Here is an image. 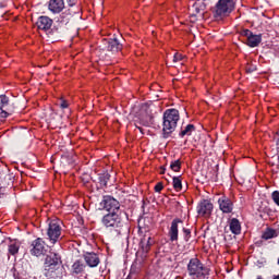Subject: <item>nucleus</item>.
<instances>
[{
	"label": "nucleus",
	"mask_w": 279,
	"mask_h": 279,
	"mask_svg": "<svg viewBox=\"0 0 279 279\" xmlns=\"http://www.w3.org/2000/svg\"><path fill=\"white\" fill-rule=\"evenodd\" d=\"M170 169L175 172L180 171V169H182V163L180 162V159L171 161Z\"/></svg>",
	"instance_id": "cd10ccee"
},
{
	"label": "nucleus",
	"mask_w": 279,
	"mask_h": 279,
	"mask_svg": "<svg viewBox=\"0 0 279 279\" xmlns=\"http://www.w3.org/2000/svg\"><path fill=\"white\" fill-rule=\"evenodd\" d=\"M60 108H62V110L69 108V102L63 98H61Z\"/></svg>",
	"instance_id": "2f4dec72"
},
{
	"label": "nucleus",
	"mask_w": 279,
	"mask_h": 279,
	"mask_svg": "<svg viewBox=\"0 0 279 279\" xmlns=\"http://www.w3.org/2000/svg\"><path fill=\"white\" fill-rule=\"evenodd\" d=\"M230 230L232 234H241V222H239V219L232 218L230 221Z\"/></svg>",
	"instance_id": "aec40b11"
},
{
	"label": "nucleus",
	"mask_w": 279,
	"mask_h": 279,
	"mask_svg": "<svg viewBox=\"0 0 279 279\" xmlns=\"http://www.w3.org/2000/svg\"><path fill=\"white\" fill-rule=\"evenodd\" d=\"M204 10H206V3L204 0H196L190 8V16H192V19H195L197 14L198 16H204Z\"/></svg>",
	"instance_id": "f8f14e48"
},
{
	"label": "nucleus",
	"mask_w": 279,
	"mask_h": 279,
	"mask_svg": "<svg viewBox=\"0 0 279 279\" xmlns=\"http://www.w3.org/2000/svg\"><path fill=\"white\" fill-rule=\"evenodd\" d=\"M277 145H279V138H278V141H277Z\"/></svg>",
	"instance_id": "58836bf2"
},
{
	"label": "nucleus",
	"mask_w": 279,
	"mask_h": 279,
	"mask_svg": "<svg viewBox=\"0 0 279 279\" xmlns=\"http://www.w3.org/2000/svg\"><path fill=\"white\" fill-rule=\"evenodd\" d=\"M100 186H108V180H110V173L104 172L98 177Z\"/></svg>",
	"instance_id": "5701e85b"
},
{
	"label": "nucleus",
	"mask_w": 279,
	"mask_h": 279,
	"mask_svg": "<svg viewBox=\"0 0 279 279\" xmlns=\"http://www.w3.org/2000/svg\"><path fill=\"white\" fill-rule=\"evenodd\" d=\"M36 25L38 29L47 32V29H51V25H53V20H51L49 16L41 15L38 17Z\"/></svg>",
	"instance_id": "2eb2a0df"
},
{
	"label": "nucleus",
	"mask_w": 279,
	"mask_h": 279,
	"mask_svg": "<svg viewBox=\"0 0 279 279\" xmlns=\"http://www.w3.org/2000/svg\"><path fill=\"white\" fill-rule=\"evenodd\" d=\"M100 208L107 210V213H118L121 214V203L117 198L107 195L104 196L100 202Z\"/></svg>",
	"instance_id": "0eeeda50"
},
{
	"label": "nucleus",
	"mask_w": 279,
	"mask_h": 279,
	"mask_svg": "<svg viewBox=\"0 0 279 279\" xmlns=\"http://www.w3.org/2000/svg\"><path fill=\"white\" fill-rule=\"evenodd\" d=\"M187 271L192 278H202V276L206 275V268H204V264H202V262H199L197 258L190 260L187 265Z\"/></svg>",
	"instance_id": "6e6552de"
},
{
	"label": "nucleus",
	"mask_w": 279,
	"mask_h": 279,
	"mask_svg": "<svg viewBox=\"0 0 279 279\" xmlns=\"http://www.w3.org/2000/svg\"><path fill=\"white\" fill-rule=\"evenodd\" d=\"M256 71V65H247L246 66V73H254Z\"/></svg>",
	"instance_id": "f704fd0d"
},
{
	"label": "nucleus",
	"mask_w": 279,
	"mask_h": 279,
	"mask_svg": "<svg viewBox=\"0 0 279 279\" xmlns=\"http://www.w3.org/2000/svg\"><path fill=\"white\" fill-rule=\"evenodd\" d=\"M276 236V230L274 229H268L263 233V239L265 241H269V239H274Z\"/></svg>",
	"instance_id": "a878e982"
},
{
	"label": "nucleus",
	"mask_w": 279,
	"mask_h": 279,
	"mask_svg": "<svg viewBox=\"0 0 279 279\" xmlns=\"http://www.w3.org/2000/svg\"><path fill=\"white\" fill-rule=\"evenodd\" d=\"M104 228L119 236L123 232V218L119 213H108L101 218Z\"/></svg>",
	"instance_id": "f03ea898"
},
{
	"label": "nucleus",
	"mask_w": 279,
	"mask_h": 279,
	"mask_svg": "<svg viewBox=\"0 0 279 279\" xmlns=\"http://www.w3.org/2000/svg\"><path fill=\"white\" fill-rule=\"evenodd\" d=\"M183 56L180 53H174L173 62H180V60H183Z\"/></svg>",
	"instance_id": "473e14b6"
},
{
	"label": "nucleus",
	"mask_w": 279,
	"mask_h": 279,
	"mask_svg": "<svg viewBox=\"0 0 279 279\" xmlns=\"http://www.w3.org/2000/svg\"><path fill=\"white\" fill-rule=\"evenodd\" d=\"M234 0H218L214 9V16L216 19H226L234 12Z\"/></svg>",
	"instance_id": "39448f33"
},
{
	"label": "nucleus",
	"mask_w": 279,
	"mask_h": 279,
	"mask_svg": "<svg viewBox=\"0 0 279 279\" xmlns=\"http://www.w3.org/2000/svg\"><path fill=\"white\" fill-rule=\"evenodd\" d=\"M47 236L51 245H56L62 238V227L58 220H51L48 225Z\"/></svg>",
	"instance_id": "423d86ee"
},
{
	"label": "nucleus",
	"mask_w": 279,
	"mask_h": 279,
	"mask_svg": "<svg viewBox=\"0 0 279 279\" xmlns=\"http://www.w3.org/2000/svg\"><path fill=\"white\" fill-rule=\"evenodd\" d=\"M72 268L74 274H82V271H84V264H82L80 260H76Z\"/></svg>",
	"instance_id": "393cba45"
},
{
	"label": "nucleus",
	"mask_w": 279,
	"mask_h": 279,
	"mask_svg": "<svg viewBox=\"0 0 279 279\" xmlns=\"http://www.w3.org/2000/svg\"><path fill=\"white\" fill-rule=\"evenodd\" d=\"M272 199H274L275 204H277V206H279V192L278 191H275L272 193Z\"/></svg>",
	"instance_id": "c756f323"
},
{
	"label": "nucleus",
	"mask_w": 279,
	"mask_h": 279,
	"mask_svg": "<svg viewBox=\"0 0 279 279\" xmlns=\"http://www.w3.org/2000/svg\"><path fill=\"white\" fill-rule=\"evenodd\" d=\"M19 250H21V242L16 240L11 241L9 244V254H11V256H15V254H19Z\"/></svg>",
	"instance_id": "412c9836"
},
{
	"label": "nucleus",
	"mask_w": 279,
	"mask_h": 279,
	"mask_svg": "<svg viewBox=\"0 0 279 279\" xmlns=\"http://www.w3.org/2000/svg\"><path fill=\"white\" fill-rule=\"evenodd\" d=\"M263 41V35H254V33L248 37L247 45L248 47H258Z\"/></svg>",
	"instance_id": "6ab92c4d"
},
{
	"label": "nucleus",
	"mask_w": 279,
	"mask_h": 279,
	"mask_svg": "<svg viewBox=\"0 0 279 279\" xmlns=\"http://www.w3.org/2000/svg\"><path fill=\"white\" fill-rule=\"evenodd\" d=\"M162 189H165V186L162 185V183H157L155 185V192L156 193H160V191H162Z\"/></svg>",
	"instance_id": "72a5a7b5"
},
{
	"label": "nucleus",
	"mask_w": 279,
	"mask_h": 279,
	"mask_svg": "<svg viewBox=\"0 0 279 279\" xmlns=\"http://www.w3.org/2000/svg\"><path fill=\"white\" fill-rule=\"evenodd\" d=\"M183 232L185 235V241H189V239H191V229L183 228Z\"/></svg>",
	"instance_id": "7c9ffc66"
},
{
	"label": "nucleus",
	"mask_w": 279,
	"mask_h": 279,
	"mask_svg": "<svg viewBox=\"0 0 279 279\" xmlns=\"http://www.w3.org/2000/svg\"><path fill=\"white\" fill-rule=\"evenodd\" d=\"M32 245L33 248L31 250V254L33 256H43V254L47 252V248L45 247V241L40 238L33 241Z\"/></svg>",
	"instance_id": "ddd939ff"
},
{
	"label": "nucleus",
	"mask_w": 279,
	"mask_h": 279,
	"mask_svg": "<svg viewBox=\"0 0 279 279\" xmlns=\"http://www.w3.org/2000/svg\"><path fill=\"white\" fill-rule=\"evenodd\" d=\"M84 260L88 267H97V265H99V256L95 253H86Z\"/></svg>",
	"instance_id": "a211bd4d"
},
{
	"label": "nucleus",
	"mask_w": 279,
	"mask_h": 279,
	"mask_svg": "<svg viewBox=\"0 0 279 279\" xmlns=\"http://www.w3.org/2000/svg\"><path fill=\"white\" fill-rule=\"evenodd\" d=\"M66 2L70 5V8H73V5H75V3H77V0H66Z\"/></svg>",
	"instance_id": "c9c22d12"
},
{
	"label": "nucleus",
	"mask_w": 279,
	"mask_h": 279,
	"mask_svg": "<svg viewBox=\"0 0 279 279\" xmlns=\"http://www.w3.org/2000/svg\"><path fill=\"white\" fill-rule=\"evenodd\" d=\"M8 104H10V98H8V96L5 95H0V110H1V113L4 114V117H8V112L3 110V108H5Z\"/></svg>",
	"instance_id": "4be33fe9"
},
{
	"label": "nucleus",
	"mask_w": 279,
	"mask_h": 279,
	"mask_svg": "<svg viewBox=\"0 0 279 279\" xmlns=\"http://www.w3.org/2000/svg\"><path fill=\"white\" fill-rule=\"evenodd\" d=\"M213 203L208 199H204L197 206V214L201 217H210V215H213Z\"/></svg>",
	"instance_id": "9b49d317"
},
{
	"label": "nucleus",
	"mask_w": 279,
	"mask_h": 279,
	"mask_svg": "<svg viewBox=\"0 0 279 279\" xmlns=\"http://www.w3.org/2000/svg\"><path fill=\"white\" fill-rule=\"evenodd\" d=\"M153 244L154 240L151 239V236H144L141 240L140 250L136 253V258L133 264L134 267H136L137 269H141V267H143V263L147 260V256L149 254V251L151 250Z\"/></svg>",
	"instance_id": "7ed1b4c3"
},
{
	"label": "nucleus",
	"mask_w": 279,
	"mask_h": 279,
	"mask_svg": "<svg viewBox=\"0 0 279 279\" xmlns=\"http://www.w3.org/2000/svg\"><path fill=\"white\" fill-rule=\"evenodd\" d=\"M218 204L221 213L230 215L234 210V203L228 196H221L218 198Z\"/></svg>",
	"instance_id": "9d476101"
},
{
	"label": "nucleus",
	"mask_w": 279,
	"mask_h": 279,
	"mask_svg": "<svg viewBox=\"0 0 279 279\" xmlns=\"http://www.w3.org/2000/svg\"><path fill=\"white\" fill-rule=\"evenodd\" d=\"M252 31H250V29H243L242 32H241V36H245V38H250L251 36H252Z\"/></svg>",
	"instance_id": "c85d7f7f"
},
{
	"label": "nucleus",
	"mask_w": 279,
	"mask_h": 279,
	"mask_svg": "<svg viewBox=\"0 0 279 279\" xmlns=\"http://www.w3.org/2000/svg\"><path fill=\"white\" fill-rule=\"evenodd\" d=\"M272 279H279V275H278V276H275Z\"/></svg>",
	"instance_id": "4c0bfd02"
},
{
	"label": "nucleus",
	"mask_w": 279,
	"mask_h": 279,
	"mask_svg": "<svg viewBox=\"0 0 279 279\" xmlns=\"http://www.w3.org/2000/svg\"><path fill=\"white\" fill-rule=\"evenodd\" d=\"M105 47L107 51H111V53H119V51L123 49V45H121L117 38L105 40Z\"/></svg>",
	"instance_id": "4468645a"
},
{
	"label": "nucleus",
	"mask_w": 279,
	"mask_h": 279,
	"mask_svg": "<svg viewBox=\"0 0 279 279\" xmlns=\"http://www.w3.org/2000/svg\"><path fill=\"white\" fill-rule=\"evenodd\" d=\"M60 264V255L56 253H50L49 255L46 256L45 264H44V269L45 271H50L53 274L56 271V267Z\"/></svg>",
	"instance_id": "1a4fd4ad"
},
{
	"label": "nucleus",
	"mask_w": 279,
	"mask_h": 279,
	"mask_svg": "<svg viewBox=\"0 0 279 279\" xmlns=\"http://www.w3.org/2000/svg\"><path fill=\"white\" fill-rule=\"evenodd\" d=\"M48 9L52 14H60L64 10V0H50Z\"/></svg>",
	"instance_id": "f3484780"
},
{
	"label": "nucleus",
	"mask_w": 279,
	"mask_h": 279,
	"mask_svg": "<svg viewBox=\"0 0 279 279\" xmlns=\"http://www.w3.org/2000/svg\"><path fill=\"white\" fill-rule=\"evenodd\" d=\"M180 121V111L177 109H168L163 112L162 132L163 138H169V135L175 132Z\"/></svg>",
	"instance_id": "f257e3e1"
},
{
	"label": "nucleus",
	"mask_w": 279,
	"mask_h": 279,
	"mask_svg": "<svg viewBox=\"0 0 279 279\" xmlns=\"http://www.w3.org/2000/svg\"><path fill=\"white\" fill-rule=\"evenodd\" d=\"M135 121H138L141 125H145L146 128L154 125V106L147 104L142 105L135 114Z\"/></svg>",
	"instance_id": "20e7f679"
},
{
	"label": "nucleus",
	"mask_w": 279,
	"mask_h": 279,
	"mask_svg": "<svg viewBox=\"0 0 279 279\" xmlns=\"http://www.w3.org/2000/svg\"><path fill=\"white\" fill-rule=\"evenodd\" d=\"M160 173H161V174L165 173V168H163V167L160 168Z\"/></svg>",
	"instance_id": "e433bc0d"
},
{
	"label": "nucleus",
	"mask_w": 279,
	"mask_h": 279,
	"mask_svg": "<svg viewBox=\"0 0 279 279\" xmlns=\"http://www.w3.org/2000/svg\"><path fill=\"white\" fill-rule=\"evenodd\" d=\"M172 184L175 191H182V180H180V177H173Z\"/></svg>",
	"instance_id": "bb28decb"
},
{
	"label": "nucleus",
	"mask_w": 279,
	"mask_h": 279,
	"mask_svg": "<svg viewBox=\"0 0 279 279\" xmlns=\"http://www.w3.org/2000/svg\"><path fill=\"white\" fill-rule=\"evenodd\" d=\"M180 223H182V219L180 218H175L171 222V227L169 229V236H170L171 243H174V241H178V232H179L178 228Z\"/></svg>",
	"instance_id": "dca6fc26"
},
{
	"label": "nucleus",
	"mask_w": 279,
	"mask_h": 279,
	"mask_svg": "<svg viewBox=\"0 0 279 279\" xmlns=\"http://www.w3.org/2000/svg\"><path fill=\"white\" fill-rule=\"evenodd\" d=\"M195 130V125L193 124H187L183 131L180 132V136H191V133Z\"/></svg>",
	"instance_id": "b1692460"
}]
</instances>
